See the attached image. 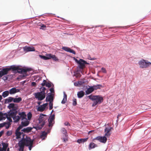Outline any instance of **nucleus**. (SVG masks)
Listing matches in <instances>:
<instances>
[{
	"label": "nucleus",
	"mask_w": 151,
	"mask_h": 151,
	"mask_svg": "<svg viewBox=\"0 0 151 151\" xmlns=\"http://www.w3.org/2000/svg\"><path fill=\"white\" fill-rule=\"evenodd\" d=\"M7 151H9V148H7Z\"/></svg>",
	"instance_id": "338daca9"
},
{
	"label": "nucleus",
	"mask_w": 151,
	"mask_h": 151,
	"mask_svg": "<svg viewBox=\"0 0 151 151\" xmlns=\"http://www.w3.org/2000/svg\"><path fill=\"white\" fill-rule=\"evenodd\" d=\"M9 91H4L2 93V96L4 97L5 98L7 96L9 95Z\"/></svg>",
	"instance_id": "72a5a7b5"
},
{
	"label": "nucleus",
	"mask_w": 151,
	"mask_h": 151,
	"mask_svg": "<svg viewBox=\"0 0 151 151\" xmlns=\"http://www.w3.org/2000/svg\"><path fill=\"white\" fill-rule=\"evenodd\" d=\"M15 104L14 103H11L8 106V108L9 109H13L14 107Z\"/></svg>",
	"instance_id": "4c0bfd02"
},
{
	"label": "nucleus",
	"mask_w": 151,
	"mask_h": 151,
	"mask_svg": "<svg viewBox=\"0 0 151 151\" xmlns=\"http://www.w3.org/2000/svg\"><path fill=\"white\" fill-rule=\"evenodd\" d=\"M97 147V145L93 142L91 143L89 145V149L91 150Z\"/></svg>",
	"instance_id": "a878e982"
},
{
	"label": "nucleus",
	"mask_w": 151,
	"mask_h": 151,
	"mask_svg": "<svg viewBox=\"0 0 151 151\" xmlns=\"http://www.w3.org/2000/svg\"><path fill=\"white\" fill-rule=\"evenodd\" d=\"M14 98L12 97H9L7 98V99H5L4 103L5 104H6L9 102H12V101H14Z\"/></svg>",
	"instance_id": "4be33fe9"
},
{
	"label": "nucleus",
	"mask_w": 151,
	"mask_h": 151,
	"mask_svg": "<svg viewBox=\"0 0 151 151\" xmlns=\"http://www.w3.org/2000/svg\"><path fill=\"white\" fill-rule=\"evenodd\" d=\"M68 52H69L70 53H72L73 54H76L75 52L73 50L71 49L70 48V49Z\"/></svg>",
	"instance_id": "09e8293b"
},
{
	"label": "nucleus",
	"mask_w": 151,
	"mask_h": 151,
	"mask_svg": "<svg viewBox=\"0 0 151 151\" xmlns=\"http://www.w3.org/2000/svg\"><path fill=\"white\" fill-rule=\"evenodd\" d=\"M46 90V89L45 87H41L40 88V92H38L34 94L35 98L39 101H42L43 100L45 97V92Z\"/></svg>",
	"instance_id": "f03ea898"
},
{
	"label": "nucleus",
	"mask_w": 151,
	"mask_h": 151,
	"mask_svg": "<svg viewBox=\"0 0 151 151\" xmlns=\"http://www.w3.org/2000/svg\"><path fill=\"white\" fill-rule=\"evenodd\" d=\"M46 55L47 56L49 57V58H50V59L51 58H52L53 60L56 61L58 60V59L56 57V56L55 55H52L51 54H47Z\"/></svg>",
	"instance_id": "cd10ccee"
},
{
	"label": "nucleus",
	"mask_w": 151,
	"mask_h": 151,
	"mask_svg": "<svg viewBox=\"0 0 151 151\" xmlns=\"http://www.w3.org/2000/svg\"><path fill=\"white\" fill-rule=\"evenodd\" d=\"M23 127H24V126H22L21 124V125H20L16 129L17 130V131H19L20 130L22 129Z\"/></svg>",
	"instance_id": "a18cd8bd"
},
{
	"label": "nucleus",
	"mask_w": 151,
	"mask_h": 151,
	"mask_svg": "<svg viewBox=\"0 0 151 151\" xmlns=\"http://www.w3.org/2000/svg\"><path fill=\"white\" fill-rule=\"evenodd\" d=\"M31 70V69L30 68H25L22 69V72L21 73L24 74L23 76H28L26 74L27 72Z\"/></svg>",
	"instance_id": "dca6fc26"
},
{
	"label": "nucleus",
	"mask_w": 151,
	"mask_h": 151,
	"mask_svg": "<svg viewBox=\"0 0 151 151\" xmlns=\"http://www.w3.org/2000/svg\"><path fill=\"white\" fill-rule=\"evenodd\" d=\"M76 62L79 64L78 67L80 69H83L85 67V64H88L87 62L82 59H80L79 60L75 59Z\"/></svg>",
	"instance_id": "0eeeda50"
},
{
	"label": "nucleus",
	"mask_w": 151,
	"mask_h": 151,
	"mask_svg": "<svg viewBox=\"0 0 151 151\" xmlns=\"http://www.w3.org/2000/svg\"><path fill=\"white\" fill-rule=\"evenodd\" d=\"M22 100V99L21 97L18 98H14L13 102L14 103H19Z\"/></svg>",
	"instance_id": "473e14b6"
},
{
	"label": "nucleus",
	"mask_w": 151,
	"mask_h": 151,
	"mask_svg": "<svg viewBox=\"0 0 151 151\" xmlns=\"http://www.w3.org/2000/svg\"><path fill=\"white\" fill-rule=\"evenodd\" d=\"M19 89H17L15 88H13L9 90V92L10 94H12L19 92Z\"/></svg>",
	"instance_id": "f3484780"
},
{
	"label": "nucleus",
	"mask_w": 151,
	"mask_h": 151,
	"mask_svg": "<svg viewBox=\"0 0 151 151\" xmlns=\"http://www.w3.org/2000/svg\"><path fill=\"white\" fill-rule=\"evenodd\" d=\"M89 98L93 101L92 106L94 107L97 104H100L103 101V98L99 96L91 95L88 96Z\"/></svg>",
	"instance_id": "7ed1b4c3"
},
{
	"label": "nucleus",
	"mask_w": 151,
	"mask_h": 151,
	"mask_svg": "<svg viewBox=\"0 0 151 151\" xmlns=\"http://www.w3.org/2000/svg\"><path fill=\"white\" fill-rule=\"evenodd\" d=\"M47 120L46 115L45 114H41L40 115L38 120L39 124L37 128L38 129H41L45 124V121Z\"/></svg>",
	"instance_id": "20e7f679"
},
{
	"label": "nucleus",
	"mask_w": 151,
	"mask_h": 151,
	"mask_svg": "<svg viewBox=\"0 0 151 151\" xmlns=\"http://www.w3.org/2000/svg\"><path fill=\"white\" fill-rule=\"evenodd\" d=\"M101 70L103 73H106V71L105 68H101Z\"/></svg>",
	"instance_id": "5fc2aeb1"
},
{
	"label": "nucleus",
	"mask_w": 151,
	"mask_h": 151,
	"mask_svg": "<svg viewBox=\"0 0 151 151\" xmlns=\"http://www.w3.org/2000/svg\"><path fill=\"white\" fill-rule=\"evenodd\" d=\"M7 74L6 68L3 69L1 71H0V78L3 76Z\"/></svg>",
	"instance_id": "6ab92c4d"
},
{
	"label": "nucleus",
	"mask_w": 151,
	"mask_h": 151,
	"mask_svg": "<svg viewBox=\"0 0 151 151\" xmlns=\"http://www.w3.org/2000/svg\"><path fill=\"white\" fill-rule=\"evenodd\" d=\"M88 59L91 60H95V58H91L89 55H88Z\"/></svg>",
	"instance_id": "864d4df0"
},
{
	"label": "nucleus",
	"mask_w": 151,
	"mask_h": 151,
	"mask_svg": "<svg viewBox=\"0 0 151 151\" xmlns=\"http://www.w3.org/2000/svg\"><path fill=\"white\" fill-rule=\"evenodd\" d=\"M11 125V123L8 122H4V123L0 124V128H2L4 126H5L6 128V129H8L10 127Z\"/></svg>",
	"instance_id": "4468645a"
},
{
	"label": "nucleus",
	"mask_w": 151,
	"mask_h": 151,
	"mask_svg": "<svg viewBox=\"0 0 151 151\" xmlns=\"http://www.w3.org/2000/svg\"><path fill=\"white\" fill-rule=\"evenodd\" d=\"M12 132L11 131H8L7 132L6 134L8 136H10L12 134Z\"/></svg>",
	"instance_id": "8fccbe9b"
},
{
	"label": "nucleus",
	"mask_w": 151,
	"mask_h": 151,
	"mask_svg": "<svg viewBox=\"0 0 151 151\" xmlns=\"http://www.w3.org/2000/svg\"><path fill=\"white\" fill-rule=\"evenodd\" d=\"M88 139V138L84 139H80L77 140V142L79 144L83 143L87 141Z\"/></svg>",
	"instance_id": "bb28decb"
},
{
	"label": "nucleus",
	"mask_w": 151,
	"mask_h": 151,
	"mask_svg": "<svg viewBox=\"0 0 151 151\" xmlns=\"http://www.w3.org/2000/svg\"><path fill=\"white\" fill-rule=\"evenodd\" d=\"M20 117V119H21L22 121L26 120L27 118V115L24 112H19L18 114Z\"/></svg>",
	"instance_id": "f8f14e48"
},
{
	"label": "nucleus",
	"mask_w": 151,
	"mask_h": 151,
	"mask_svg": "<svg viewBox=\"0 0 151 151\" xmlns=\"http://www.w3.org/2000/svg\"><path fill=\"white\" fill-rule=\"evenodd\" d=\"M95 139L101 142L104 143L106 142L107 140V139L106 137L105 136L103 137L101 136H99L95 138Z\"/></svg>",
	"instance_id": "9b49d317"
},
{
	"label": "nucleus",
	"mask_w": 151,
	"mask_h": 151,
	"mask_svg": "<svg viewBox=\"0 0 151 151\" xmlns=\"http://www.w3.org/2000/svg\"><path fill=\"white\" fill-rule=\"evenodd\" d=\"M67 100V96L66 94L65 93H64V96L63 98L61 101V103L62 104H64L65 103Z\"/></svg>",
	"instance_id": "c756f323"
},
{
	"label": "nucleus",
	"mask_w": 151,
	"mask_h": 151,
	"mask_svg": "<svg viewBox=\"0 0 151 151\" xmlns=\"http://www.w3.org/2000/svg\"><path fill=\"white\" fill-rule=\"evenodd\" d=\"M14 120V122L15 123L18 122L20 120V117L19 116H15L14 117H12Z\"/></svg>",
	"instance_id": "c85d7f7f"
},
{
	"label": "nucleus",
	"mask_w": 151,
	"mask_h": 151,
	"mask_svg": "<svg viewBox=\"0 0 151 151\" xmlns=\"http://www.w3.org/2000/svg\"><path fill=\"white\" fill-rule=\"evenodd\" d=\"M93 131V130H91V131H89V132H88V133H90V132H92Z\"/></svg>",
	"instance_id": "69168bd1"
},
{
	"label": "nucleus",
	"mask_w": 151,
	"mask_h": 151,
	"mask_svg": "<svg viewBox=\"0 0 151 151\" xmlns=\"http://www.w3.org/2000/svg\"><path fill=\"white\" fill-rule=\"evenodd\" d=\"M64 124H65V125L66 126H68V125H70V124L68 122H65V123Z\"/></svg>",
	"instance_id": "bf43d9fd"
},
{
	"label": "nucleus",
	"mask_w": 151,
	"mask_h": 151,
	"mask_svg": "<svg viewBox=\"0 0 151 151\" xmlns=\"http://www.w3.org/2000/svg\"><path fill=\"white\" fill-rule=\"evenodd\" d=\"M33 140H32L31 138L27 136L24 138V136L18 143V145L19 147V151H23L25 145L29 147V150H31L33 147Z\"/></svg>",
	"instance_id": "f257e3e1"
},
{
	"label": "nucleus",
	"mask_w": 151,
	"mask_h": 151,
	"mask_svg": "<svg viewBox=\"0 0 151 151\" xmlns=\"http://www.w3.org/2000/svg\"><path fill=\"white\" fill-rule=\"evenodd\" d=\"M5 68L7 74H8V72L11 70H12L13 71L17 70L18 73H22L23 69V68H19V67L15 66H12L9 68Z\"/></svg>",
	"instance_id": "6e6552de"
},
{
	"label": "nucleus",
	"mask_w": 151,
	"mask_h": 151,
	"mask_svg": "<svg viewBox=\"0 0 151 151\" xmlns=\"http://www.w3.org/2000/svg\"><path fill=\"white\" fill-rule=\"evenodd\" d=\"M29 123V122L27 119L26 120H24L22 121L21 124L22 125L24 126V127H26L27 126Z\"/></svg>",
	"instance_id": "412c9836"
},
{
	"label": "nucleus",
	"mask_w": 151,
	"mask_h": 151,
	"mask_svg": "<svg viewBox=\"0 0 151 151\" xmlns=\"http://www.w3.org/2000/svg\"><path fill=\"white\" fill-rule=\"evenodd\" d=\"M2 99V96L1 95H0V101H1V100Z\"/></svg>",
	"instance_id": "e2e57ef3"
},
{
	"label": "nucleus",
	"mask_w": 151,
	"mask_h": 151,
	"mask_svg": "<svg viewBox=\"0 0 151 151\" xmlns=\"http://www.w3.org/2000/svg\"><path fill=\"white\" fill-rule=\"evenodd\" d=\"M53 102H50L49 103V109L51 110L53 108Z\"/></svg>",
	"instance_id": "a19ab883"
},
{
	"label": "nucleus",
	"mask_w": 151,
	"mask_h": 151,
	"mask_svg": "<svg viewBox=\"0 0 151 151\" xmlns=\"http://www.w3.org/2000/svg\"><path fill=\"white\" fill-rule=\"evenodd\" d=\"M4 132L3 131H1L0 132V137H1L2 135Z\"/></svg>",
	"instance_id": "052dcab7"
},
{
	"label": "nucleus",
	"mask_w": 151,
	"mask_h": 151,
	"mask_svg": "<svg viewBox=\"0 0 151 151\" xmlns=\"http://www.w3.org/2000/svg\"><path fill=\"white\" fill-rule=\"evenodd\" d=\"M47 83V81L45 80H44L43 82L41 84V85L43 87V86H44L46 85V83Z\"/></svg>",
	"instance_id": "de8ad7c7"
},
{
	"label": "nucleus",
	"mask_w": 151,
	"mask_h": 151,
	"mask_svg": "<svg viewBox=\"0 0 151 151\" xmlns=\"http://www.w3.org/2000/svg\"><path fill=\"white\" fill-rule=\"evenodd\" d=\"M48 103H46L43 104L42 105H40L37 109V111L40 112L43 111L45 109Z\"/></svg>",
	"instance_id": "ddd939ff"
},
{
	"label": "nucleus",
	"mask_w": 151,
	"mask_h": 151,
	"mask_svg": "<svg viewBox=\"0 0 151 151\" xmlns=\"http://www.w3.org/2000/svg\"><path fill=\"white\" fill-rule=\"evenodd\" d=\"M85 93L83 91H81L78 92L77 96L78 98L82 97L84 95Z\"/></svg>",
	"instance_id": "5701e85b"
},
{
	"label": "nucleus",
	"mask_w": 151,
	"mask_h": 151,
	"mask_svg": "<svg viewBox=\"0 0 151 151\" xmlns=\"http://www.w3.org/2000/svg\"><path fill=\"white\" fill-rule=\"evenodd\" d=\"M121 116V114H119L117 116V121L118 120H119L118 119H119V117H120Z\"/></svg>",
	"instance_id": "680f3d73"
},
{
	"label": "nucleus",
	"mask_w": 151,
	"mask_h": 151,
	"mask_svg": "<svg viewBox=\"0 0 151 151\" xmlns=\"http://www.w3.org/2000/svg\"><path fill=\"white\" fill-rule=\"evenodd\" d=\"M46 86L48 88L51 87L52 86L51 83L50 82H47Z\"/></svg>",
	"instance_id": "c03bdc74"
},
{
	"label": "nucleus",
	"mask_w": 151,
	"mask_h": 151,
	"mask_svg": "<svg viewBox=\"0 0 151 151\" xmlns=\"http://www.w3.org/2000/svg\"><path fill=\"white\" fill-rule=\"evenodd\" d=\"M94 90L92 86L91 87L88 88L86 90V92L87 94H88L91 93Z\"/></svg>",
	"instance_id": "b1692460"
},
{
	"label": "nucleus",
	"mask_w": 151,
	"mask_h": 151,
	"mask_svg": "<svg viewBox=\"0 0 151 151\" xmlns=\"http://www.w3.org/2000/svg\"><path fill=\"white\" fill-rule=\"evenodd\" d=\"M46 27V26L45 25L43 24H42L41 25V28L40 29H44V28Z\"/></svg>",
	"instance_id": "603ef678"
},
{
	"label": "nucleus",
	"mask_w": 151,
	"mask_h": 151,
	"mask_svg": "<svg viewBox=\"0 0 151 151\" xmlns=\"http://www.w3.org/2000/svg\"><path fill=\"white\" fill-rule=\"evenodd\" d=\"M32 128L31 127H28L26 128L23 129H22L21 131L24 133H28L31 131Z\"/></svg>",
	"instance_id": "a211bd4d"
},
{
	"label": "nucleus",
	"mask_w": 151,
	"mask_h": 151,
	"mask_svg": "<svg viewBox=\"0 0 151 151\" xmlns=\"http://www.w3.org/2000/svg\"><path fill=\"white\" fill-rule=\"evenodd\" d=\"M39 57L40 58H41L42 59L44 60H47L49 59H50V58H49V57L47 56H44V55H40Z\"/></svg>",
	"instance_id": "c9c22d12"
},
{
	"label": "nucleus",
	"mask_w": 151,
	"mask_h": 151,
	"mask_svg": "<svg viewBox=\"0 0 151 151\" xmlns=\"http://www.w3.org/2000/svg\"><path fill=\"white\" fill-rule=\"evenodd\" d=\"M32 86H36V83L35 82H32Z\"/></svg>",
	"instance_id": "13d9d810"
},
{
	"label": "nucleus",
	"mask_w": 151,
	"mask_h": 151,
	"mask_svg": "<svg viewBox=\"0 0 151 151\" xmlns=\"http://www.w3.org/2000/svg\"><path fill=\"white\" fill-rule=\"evenodd\" d=\"M73 105L74 106H75L77 105V100L76 99H74L73 100Z\"/></svg>",
	"instance_id": "37998d69"
},
{
	"label": "nucleus",
	"mask_w": 151,
	"mask_h": 151,
	"mask_svg": "<svg viewBox=\"0 0 151 151\" xmlns=\"http://www.w3.org/2000/svg\"><path fill=\"white\" fill-rule=\"evenodd\" d=\"M112 129V127H106V128L104 130L105 134L104 136L106 137H109L111 135V133L110 132L111 131V129Z\"/></svg>",
	"instance_id": "9d476101"
},
{
	"label": "nucleus",
	"mask_w": 151,
	"mask_h": 151,
	"mask_svg": "<svg viewBox=\"0 0 151 151\" xmlns=\"http://www.w3.org/2000/svg\"><path fill=\"white\" fill-rule=\"evenodd\" d=\"M6 113H3L2 112H0V121L6 119Z\"/></svg>",
	"instance_id": "393cba45"
},
{
	"label": "nucleus",
	"mask_w": 151,
	"mask_h": 151,
	"mask_svg": "<svg viewBox=\"0 0 151 151\" xmlns=\"http://www.w3.org/2000/svg\"><path fill=\"white\" fill-rule=\"evenodd\" d=\"M5 117L6 118H7V119L9 121L8 122H9L10 123V122H12V120L11 118H12L10 116V115H8V114L6 113Z\"/></svg>",
	"instance_id": "f704fd0d"
},
{
	"label": "nucleus",
	"mask_w": 151,
	"mask_h": 151,
	"mask_svg": "<svg viewBox=\"0 0 151 151\" xmlns=\"http://www.w3.org/2000/svg\"><path fill=\"white\" fill-rule=\"evenodd\" d=\"M41 103V102L39 101V102H37V104L39 105H40Z\"/></svg>",
	"instance_id": "0e129e2a"
},
{
	"label": "nucleus",
	"mask_w": 151,
	"mask_h": 151,
	"mask_svg": "<svg viewBox=\"0 0 151 151\" xmlns=\"http://www.w3.org/2000/svg\"><path fill=\"white\" fill-rule=\"evenodd\" d=\"M70 48L67 47H62V49L68 52Z\"/></svg>",
	"instance_id": "79ce46f5"
},
{
	"label": "nucleus",
	"mask_w": 151,
	"mask_h": 151,
	"mask_svg": "<svg viewBox=\"0 0 151 151\" xmlns=\"http://www.w3.org/2000/svg\"><path fill=\"white\" fill-rule=\"evenodd\" d=\"M21 134L22 133L21 132H19V131H17V130H16L15 134L16 136V139H18L19 138H20Z\"/></svg>",
	"instance_id": "7c9ffc66"
},
{
	"label": "nucleus",
	"mask_w": 151,
	"mask_h": 151,
	"mask_svg": "<svg viewBox=\"0 0 151 151\" xmlns=\"http://www.w3.org/2000/svg\"><path fill=\"white\" fill-rule=\"evenodd\" d=\"M55 115L53 114L48 119L49 122L48 126L49 128L47 130V132L48 133L50 132V130L51 129L52 127L55 123Z\"/></svg>",
	"instance_id": "423d86ee"
},
{
	"label": "nucleus",
	"mask_w": 151,
	"mask_h": 151,
	"mask_svg": "<svg viewBox=\"0 0 151 151\" xmlns=\"http://www.w3.org/2000/svg\"><path fill=\"white\" fill-rule=\"evenodd\" d=\"M24 51L25 52L34 51L35 50V48L34 47H29L25 46L23 47Z\"/></svg>",
	"instance_id": "2eb2a0df"
},
{
	"label": "nucleus",
	"mask_w": 151,
	"mask_h": 151,
	"mask_svg": "<svg viewBox=\"0 0 151 151\" xmlns=\"http://www.w3.org/2000/svg\"><path fill=\"white\" fill-rule=\"evenodd\" d=\"M66 140H67V139H64V142H65Z\"/></svg>",
	"instance_id": "774afa93"
},
{
	"label": "nucleus",
	"mask_w": 151,
	"mask_h": 151,
	"mask_svg": "<svg viewBox=\"0 0 151 151\" xmlns=\"http://www.w3.org/2000/svg\"><path fill=\"white\" fill-rule=\"evenodd\" d=\"M3 148L1 147V150L0 151H6L7 147L8 146V144L5 143L3 142L2 143Z\"/></svg>",
	"instance_id": "aec40b11"
},
{
	"label": "nucleus",
	"mask_w": 151,
	"mask_h": 151,
	"mask_svg": "<svg viewBox=\"0 0 151 151\" xmlns=\"http://www.w3.org/2000/svg\"><path fill=\"white\" fill-rule=\"evenodd\" d=\"M27 119L28 120H30L32 117V114L30 112H29L27 114Z\"/></svg>",
	"instance_id": "58836bf2"
},
{
	"label": "nucleus",
	"mask_w": 151,
	"mask_h": 151,
	"mask_svg": "<svg viewBox=\"0 0 151 151\" xmlns=\"http://www.w3.org/2000/svg\"><path fill=\"white\" fill-rule=\"evenodd\" d=\"M62 131L64 134H65L67 133V131L66 129H65L64 128H62Z\"/></svg>",
	"instance_id": "6e6d98bb"
},
{
	"label": "nucleus",
	"mask_w": 151,
	"mask_h": 151,
	"mask_svg": "<svg viewBox=\"0 0 151 151\" xmlns=\"http://www.w3.org/2000/svg\"><path fill=\"white\" fill-rule=\"evenodd\" d=\"M50 91L51 92L50 93H53L54 94V88H51L50 89Z\"/></svg>",
	"instance_id": "3c124183"
},
{
	"label": "nucleus",
	"mask_w": 151,
	"mask_h": 151,
	"mask_svg": "<svg viewBox=\"0 0 151 151\" xmlns=\"http://www.w3.org/2000/svg\"><path fill=\"white\" fill-rule=\"evenodd\" d=\"M8 77L7 76H4L2 78V79L4 80V81L8 79Z\"/></svg>",
	"instance_id": "4d7b16f0"
},
{
	"label": "nucleus",
	"mask_w": 151,
	"mask_h": 151,
	"mask_svg": "<svg viewBox=\"0 0 151 151\" xmlns=\"http://www.w3.org/2000/svg\"><path fill=\"white\" fill-rule=\"evenodd\" d=\"M139 67L142 68H146L151 65V63L148 60L142 59L139 61L138 63Z\"/></svg>",
	"instance_id": "39448f33"
},
{
	"label": "nucleus",
	"mask_w": 151,
	"mask_h": 151,
	"mask_svg": "<svg viewBox=\"0 0 151 151\" xmlns=\"http://www.w3.org/2000/svg\"><path fill=\"white\" fill-rule=\"evenodd\" d=\"M54 94L52 93H49L46 98V102H53L54 100Z\"/></svg>",
	"instance_id": "1a4fd4ad"
},
{
	"label": "nucleus",
	"mask_w": 151,
	"mask_h": 151,
	"mask_svg": "<svg viewBox=\"0 0 151 151\" xmlns=\"http://www.w3.org/2000/svg\"><path fill=\"white\" fill-rule=\"evenodd\" d=\"M92 86L93 87V88L94 90L99 89H100L101 88L103 87L102 85L100 84L97 85H94Z\"/></svg>",
	"instance_id": "2f4dec72"
},
{
	"label": "nucleus",
	"mask_w": 151,
	"mask_h": 151,
	"mask_svg": "<svg viewBox=\"0 0 151 151\" xmlns=\"http://www.w3.org/2000/svg\"><path fill=\"white\" fill-rule=\"evenodd\" d=\"M8 114V115H10V116L12 118V117H14V116H15V114L14 112H11L9 113V114Z\"/></svg>",
	"instance_id": "ea45409f"
},
{
	"label": "nucleus",
	"mask_w": 151,
	"mask_h": 151,
	"mask_svg": "<svg viewBox=\"0 0 151 151\" xmlns=\"http://www.w3.org/2000/svg\"><path fill=\"white\" fill-rule=\"evenodd\" d=\"M47 133V132H46L45 131L42 132L41 135V138H42L43 137H46Z\"/></svg>",
	"instance_id": "e433bc0d"
},
{
	"label": "nucleus",
	"mask_w": 151,
	"mask_h": 151,
	"mask_svg": "<svg viewBox=\"0 0 151 151\" xmlns=\"http://www.w3.org/2000/svg\"><path fill=\"white\" fill-rule=\"evenodd\" d=\"M74 84L75 86H77L79 85H81V81H78L77 83H74Z\"/></svg>",
	"instance_id": "49530a36"
}]
</instances>
